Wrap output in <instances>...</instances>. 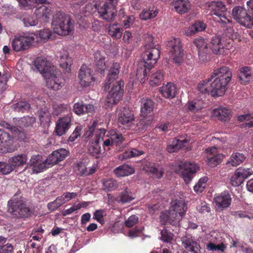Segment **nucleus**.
Masks as SVG:
<instances>
[{
    "mask_svg": "<svg viewBox=\"0 0 253 253\" xmlns=\"http://www.w3.org/2000/svg\"><path fill=\"white\" fill-rule=\"evenodd\" d=\"M206 28V24L202 21H196L189 27L186 32L187 36H191L197 32L204 31Z\"/></svg>",
    "mask_w": 253,
    "mask_h": 253,
    "instance_id": "obj_39",
    "label": "nucleus"
},
{
    "mask_svg": "<svg viewBox=\"0 0 253 253\" xmlns=\"http://www.w3.org/2000/svg\"><path fill=\"white\" fill-rule=\"evenodd\" d=\"M27 161V155L24 154H22L12 157L9 159L8 162L10 163L14 169L16 167H20L26 163Z\"/></svg>",
    "mask_w": 253,
    "mask_h": 253,
    "instance_id": "obj_38",
    "label": "nucleus"
},
{
    "mask_svg": "<svg viewBox=\"0 0 253 253\" xmlns=\"http://www.w3.org/2000/svg\"><path fill=\"white\" fill-rule=\"evenodd\" d=\"M105 214V211L102 209L96 210L93 214V219L97 220L101 224L104 223V215Z\"/></svg>",
    "mask_w": 253,
    "mask_h": 253,
    "instance_id": "obj_64",
    "label": "nucleus"
},
{
    "mask_svg": "<svg viewBox=\"0 0 253 253\" xmlns=\"http://www.w3.org/2000/svg\"><path fill=\"white\" fill-rule=\"evenodd\" d=\"M208 178L206 176L201 178L198 183L194 186V190L196 192H202L206 188Z\"/></svg>",
    "mask_w": 253,
    "mask_h": 253,
    "instance_id": "obj_53",
    "label": "nucleus"
},
{
    "mask_svg": "<svg viewBox=\"0 0 253 253\" xmlns=\"http://www.w3.org/2000/svg\"><path fill=\"white\" fill-rule=\"evenodd\" d=\"M120 65L119 63H113L110 69L107 79L104 84L105 89H108L110 86V84L118 78L120 73Z\"/></svg>",
    "mask_w": 253,
    "mask_h": 253,
    "instance_id": "obj_26",
    "label": "nucleus"
},
{
    "mask_svg": "<svg viewBox=\"0 0 253 253\" xmlns=\"http://www.w3.org/2000/svg\"><path fill=\"white\" fill-rule=\"evenodd\" d=\"M39 37L43 40H48L52 38V33L50 29L44 28L38 32Z\"/></svg>",
    "mask_w": 253,
    "mask_h": 253,
    "instance_id": "obj_60",
    "label": "nucleus"
},
{
    "mask_svg": "<svg viewBox=\"0 0 253 253\" xmlns=\"http://www.w3.org/2000/svg\"><path fill=\"white\" fill-rule=\"evenodd\" d=\"M12 166L10 163L0 162V172L3 174H7L13 170Z\"/></svg>",
    "mask_w": 253,
    "mask_h": 253,
    "instance_id": "obj_59",
    "label": "nucleus"
},
{
    "mask_svg": "<svg viewBox=\"0 0 253 253\" xmlns=\"http://www.w3.org/2000/svg\"><path fill=\"white\" fill-rule=\"evenodd\" d=\"M183 216L180 213L169 209L161 213L160 216V222L163 225L169 223L172 225L176 226L179 225Z\"/></svg>",
    "mask_w": 253,
    "mask_h": 253,
    "instance_id": "obj_12",
    "label": "nucleus"
},
{
    "mask_svg": "<svg viewBox=\"0 0 253 253\" xmlns=\"http://www.w3.org/2000/svg\"><path fill=\"white\" fill-rule=\"evenodd\" d=\"M133 199V198L131 196V193L129 192L128 189H126L125 190L121 193L120 196V201L123 203H126L131 201Z\"/></svg>",
    "mask_w": 253,
    "mask_h": 253,
    "instance_id": "obj_58",
    "label": "nucleus"
},
{
    "mask_svg": "<svg viewBox=\"0 0 253 253\" xmlns=\"http://www.w3.org/2000/svg\"><path fill=\"white\" fill-rule=\"evenodd\" d=\"M211 14L217 16L219 20H216L218 22L226 23L230 21L226 17V8L224 3L220 1H212L209 5Z\"/></svg>",
    "mask_w": 253,
    "mask_h": 253,
    "instance_id": "obj_11",
    "label": "nucleus"
},
{
    "mask_svg": "<svg viewBox=\"0 0 253 253\" xmlns=\"http://www.w3.org/2000/svg\"><path fill=\"white\" fill-rule=\"evenodd\" d=\"M161 239L164 242L167 243L170 242L173 237V234L170 232H169L165 227L161 230Z\"/></svg>",
    "mask_w": 253,
    "mask_h": 253,
    "instance_id": "obj_57",
    "label": "nucleus"
},
{
    "mask_svg": "<svg viewBox=\"0 0 253 253\" xmlns=\"http://www.w3.org/2000/svg\"><path fill=\"white\" fill-rule=\"evenodd\" d=\"M98 12L102 19L110 22L114 19L117 10L116 7H114V6L103 4L102 6L98 7Z\"/></svg>",
    "mask_w": 253,
    "mask_h": 253,
    "instance_id": "obj_21",
    "label": "nucleus"
},
{
    "mask_svg": "<svg viewBox=\"0 0 253 253\" xmlns=\"http://www.w3.org/2000/svg\"><path fill=\"white\" fill-rule=\"evenodd\" d=\"M94 61L97 69L103 72L107 68L105 57L100 51H97L94 54Z\"/></svg>",
    "mask_w": 253,
    "mask_h": 253,
    "instance_id": "obj_35",
    "label": "nucleus"
},
{
    "mask_svg": "<svg viewBox=\"0 0 253 253\" xmlns=\"http://www.w3.org/2000/svg\"><path fill=\"white\" fill-rule=\"evenodd\" d=\"M98 12L102 19L110 22L114 19L117 10L116 7H114V6L103 4L102 6L98 7Z\"/></svg>",
    "mask_w": 253,
    "mask_h": 253,
    "instance_id": "obj_20",
    "label": "nucleus"
},
{
    "mask_svg": "<svg viewBox=\"0 0 253 253\" xmlns=\"http://www.w3.org/2000/svg\"><path fill=\"white\" fill-rule=\"evenodd\" d=\"M199 170V167L195 163L181 162L176 173L180 174L186 184H188L193 177V174Z\"/></svg>",
    "mask_w": 253,
    "mask_h": 253,
    "instance_id": "obj_9",
    "label": "nucleus"
},
{
    "mask_svg": "<svg viewBox=\"0 0 253 253\" xmlns=\"http://www.w3.org/2000/svg\"><path fill=\"white\" fill-rule=\"evenodd\" d=\"M211 80L212 79H211L210 77L208 79L203 81L200 83L197 86L198 90L203 93L210 92L211 94V83H209Z\"/></svg>",
    "mask_w": 253,
    "mask_h": 253,
    "instance_id": "obj_45",
    "label": "nucleus"
},
{
    "mask_svg": "<svg viewBox=\"0 0 253 253\" xmlns=\"http://www.w3.org/2000/svg\"><path fill=\"white\" fill-rule=\"evenodd\" d=\"M239 173L245 180L250 176L253 174V168H240L237 169Z\"/></svg>",
    "mask_w": 253,
    "mask_h": 253,
    "instance_id": "obj_62",
    "label": "nucleus"
},
{
    "mask_svg": "<svg viewBox=\"0 0 253 253\" xmlns=\"http://www.w3.org/2000/svg\"><path fill=\"white\" fill-rule=\"evenodd\" d=\"M245 180L239 173L238 171L236 169L234 174L230 178V183L234 187L239 186Z\"/></svg>",
    "mask_w": 253,
    "mask_h": 253,
    "instance_id": "obj_51",
    "label": "nucleus"
},
{
    "mask_svg": "<svg viewBox=\"0 0 253 253\" xmlns=\"http://www.w3.org/2000/svg\"><path fill=\"white\" fill-rule=\"evenodd\" d=\"M34 41L35 38L32 35H17L11 41V46L15 52L23 51L29 49Z\"/></svg>",
    "mask_w": 253,
    "mask_h": 253,
    "instance_id": "obj_5",
    "label": "nucleus"
},
{
    "mask_svg": "<svg viewBox=\"0 0 253 253\" xmlns=\"http://www.w3.org/2000/svg\"><path fill=\"white\" fill-rule=\"evenodd\" d=\"M78 79L80 84L83 87L93 85L96 80L93 70L85 65L79 70Z\"/></svg>",
    "mask_w": 253,
    "mask_h": 253,
    "instance_id": "obj_10",
    "label": "nucleus"
},
{
    "mask_svg": "<svg viewBox=\"0 0 253 253\" xmlns=\"http://www.w3.org/2000/svg\"><path fill=\"white\" fill-rule=\"evenodd\" d=\"M21 20L24 26L27 27L36 26L38 24V21L29 15H23L21 17Z\"/></svg>",
    "mask_w": 253,
    "mask_h": 253,
    "instance_id": "obj_55",
    "label": "nucleus"
},
{
    "mask_svg": "<svg viewBox=\"0 0 253 253\" xmlns=\"http://www.w3.org/2000/svg\"><path fill=\"white\" fill-rule=\"evenodd\" d=\"M238 120L240 122H246V125L249 127H253V115L247 114L238 116Z\"/></svg>",
    "mask_w": 253,
    "mask_h": 253,
    "instance_id": "obj_52",
    "label": "nucleus"
},
{
    "mask_svg": "<svg viewBox=\"0 0 253 253\" xmlns=\"http://www.w3.org/2000/svg\"><path fill=\"white\" fill-rule=\"evenodd\" d=\"M167 48L172 61L178 65H181L183 61L184 53L180 40L172 38L168 42Z\"/></svg>",
    "mask_w": 253,
    "mask_h": 253,
    "instance_id": "obj_4",
    "label": "nucleus"
},
{
    "mask_svg": "<svg viewBox=\"0 0 253 253\" xmlns=\"http://www.w3.org/2000/svg\"><path fill=\"white\" fill-rule=\"evenodd\" d=\"M52 13V8L49 6L42 5L36 8L35 15L38 19L43 22H47Z\"/></svg>",
    "mask_w": 253,
    "mask_h": 253,
    "instance_id": "obj_24",
    "label": "nucleus"
},
{
    "mask_svg": "<svg viewBox=\"0 0 253 253\" xmlns=\"http://www.w3.org/2000/svg\"><path fill=\"white\" fill-rule=\"evenodd\" d=\"M36 122V118L31 116H26L20 118L17 123L18 126L22 128L31 127Z\"/></svg>",
    "mask_w": 253,
    "mask_h": 253,
    "instance_id": "obj_37",
    "label": "nucleus"
},
{
    "mask_svg": "<svg viewBox=\"0 0 253 253\" xmlns=\"http://www.w3.org/2000/svg\"><path fill=\"white\" fill-rule=\"evenodd\" d=\"M104 190L111 191L116 189L118 187L117 181L114 179H105L102 180Z\"/></svg>",
    "mask_w": 253,
    "mask_h": 253,
    "instance_id": "obj_46",
    "label": "nucleus"
},
{
    "mask_svg": "<svg viewBox=\"0 0 253 253\" xmlns=\"http://www.w3.org/2000/svg\"><path fill=\"white\" fill-rule=\"evenodd\" d=\"M170 209L184 216L187 211V207L184 200L179 198L171 201Z\"/></svg>",
    "mask_w": 253,
    "mask_h": 253,
    "instance_id": "obj_30",
    "label": "nucleus"
},
{
    "mask_svg": "<svg viewBox=\"0 0 253 253\" xmlns=\"http://www.w3.org/2000/svg\"><path fill=\"white\" fill-rule=\"evenodd\" d=\"M118 120L122 125L129 126L134 121L133 114L128 108H124L119 114Z\"/></svg>",
    "mask_w": 253,
    "mask_h": 253,
    "instance_id": "obj_27",
    "label": "nucleus"
},
{
    "mask_svg": "<svg viewBox=\"0 0 253 253\" xmlns=\"http://www.w3.org/2000/svg\"><path fill=\"white\" fill-rule=\"evenodd\" d=\"M143 153H144L142 151H139L135 148H132L123 153V158L124 159H127L132 157L140 156Z\"/></svg>",
    "mask_w": 253,
    "mask_h": 253,
    "instance_id": "obj_56",
    "label": "nucleus"
},
{
    "mask_svg": "<svg viewBox=\"0 0 253 253\" xmlns=\"http://www.w3.org/2000/svg\"><path fill=\"white\" fill-rule=\"evenodd\" d=\"M151 69L147 67L143 66L141 61L136 71V77L141 81H142L149 74Z\"/></svg>",
    "mask_w": 253,
    "mask_h": 253,
    "instance_id": "obj_48",
    "label": "nucleus"
},
{
    "mask_svg": "<svg viewBox=\"0 0 253 253\" xmlns=\"http://www.w3.org/2000/svg\"><path fill=\"white\" fill-rule=\"evenodd\" d=\"M212 115L218 118L219 120L227 121L230 119L231 111L226 108L219 107L213 110Z\"/></svg>",
    "mask_w": 253,
    "mask_h": 253,
    "instance_id": "obj_33",
    "label": "nucleus"
},
{
    "mask_svg": "<svg viewBox=\"0 0 253 253\" xmlns=\"http://www.w3.org/2000/svg\"><path fill=\"white\" fill-rule=\"evenodd\" d=\"M13 137L8 132L0 129V149L7 148L13 142Z\"/></svg>",
    "mask_w": 253,
    "mask_h": 253,
    "instance_id": "obj_36",
    "label": "nucleus"
},
{
    "mask_svg": "<svg viewBox=\"0 0 253 253\" xmlns=\"http://www.w3.org/2000/svg\"><path fill=\"white\" fill-rule=\"evenodd\" d=\"M232 16L240 23L241 19L247 15L246 9L240 6L235 7L232 10Z\"/></svg>",
    "mask_w": 253,
    "mask_h": 253,
    "instance_id": "obj_44",
    "label": "nucleus"
},
{
    "mask_svg": "<svg viewBox=\"0 0 253 253\" xmlns=\"http://www.w3.org/2000/svg\"><path fill=\"white\" fill-rule=\"evenodd\" d=\"M35 65L43 77L46 73H50L56 68L45 59L38 57L35 61Z\"/></svg>",
    "mask_w": 253,
    "mask_h": 253,
    "instance_id": "obj_17",
    "label": "nucleus"
},
{
    "mask_svg": "<svg viewBox=\"0 0 253 253\" xmlns=\"http://www.w3.org/2000/svg\"><path fill=\"white\" fill-rule=\"evenodd\" d=\"M194 43L198 50L199 57L202 62L207 61V53L208 51L207 43L205 39L201 37L194 40Z\"/></svg>",
    "mask_w": 253,
    "mask_h": 253,
    "instance_id": "obj_23",
    "label": "nucleus"
},
{
    "mask_svg": "<svg viewBox=\"0 0 253 253\" xmlns=\"http://www.w3.org/2000/svg\"><path fill=\"white\" fill-rule=\"evenodd\" d=\"M123 29L118 24H111L108 28V33L113 38L120 39L123 34Z\"/></svg>",
    "mask_w": 253,
    "mask_h": 253,
    "instance_id": "obj_41",
    "label": "nucleus"
},
{
    "mask_svg": "<svg viewBox=\"0 0 253 253\" xmlns=\"http://www.w3.org/2000/svg\"><path fill=\"white\" fill-rule=\"evenodd\" d=\"M146 170L157 178H161L164 173V169L158 165H154L153 166L147 167Z\"/></svg>",
    "mask_w": 253,
    "mask_h": 253,
    "instance_id": "obj_43",
    "label": "nucleus"
},
{
    "mask_svg": "<svg viewBox=\"0 0 253 253\" xmlns=\"http://www.w3.org/2000/svg\"><path fill=\"white\" fill-rule=\"evenodd\" d=\"M214 78H215L214 80L211 83V96L213 97L221 96L224 94L228 84L216 77Z\"/></svg>",
    "mask_w": 253,
    "mask_h": 253,
    "instance_id": "obj_18",
    "label": "nucleus"
},
{
    "mask_svg": "<svg viewBox=\"0 0 253 253\" xmlns=\"http://www.w3.org/2000/svg\"><path fill=\"white\" fill-rule=\"evenodd\" d=\"M52 26L54 33L64 36L69 35L74 29L70 16L61 11H57L53 15Z\"/></svg>",
    "mask_w": 253,
    "mask_h": 253,
    "instance_id": "obj_1",
    "label": "nucleus"
},
{
    "mask_svg": "<svg viewBox=\"0 0 253 253\" xmlns=\"http://www.w3.org/2000/svg\"><path fill=\"white\" fill-rule=\"evenodd\" d=\"M154 103L149 99H142L141 100V115L143 119L139 121L140 125H142V128L144 129L152 123L153 118L151 114L153 111Z\"/></svg>",
    "mask_w": 253,
    "mask_h": 253,
    "instance_id": "obj_6",
    "label": "nucleus"
},
{
    "mask_svg": "<svg viewBox=\"0 0 253 253\" xmlns=\"http://www.w3.org/2000/svg\"><path fill=\"white\" fill-rule=\"evenodd\" d=\"M163 74L160 71H157L151 76L150 83L151 85H158L163 80Z\"/></svg>",
    "mask_w": 253,
    "mask_h": 253,
    "instance_id": "obj_50",
    "label": "nucleus"
},
{
    "mask_svg": "<svg viewBox=\"0 0 253 253\" xmlns=\"http://www.w3.org/2000/svg\"><path fill=\"white\" fill-rule=\"evenodd\" d=\"M135 172L134 169L128 165L120 166L114 169V173L117 177L130 175Z\"/></svg>",
    "mask_w": 253,
    "mask_h": 253,
    "instance_id": "obj_29",
    "label": "nucleus"
},
{
    "mask_svg": "<svg viewBox=\"0 0 253 253\" xmlns=\"http://www.w3.org/2000/svg\"><path fill=\"white\" fill-rule=\"evenodd\" d=\"M207 153L209 155L208 156L207 164L211 167L214 168L219 164L224 158V155L217 153V149L215 147L206 149Z\"/></svg>",
    "mask_w": 253,
    "mask_h": 253,
    "instance_id": "obj_22",
    "label": "nucleus"
},
{
    "mask_svg": "<svg viewBox=\"0 0 253 253\" xmlns=\"http://www.w3.org/2000/svg\"><path fill=\"white\" fill-rule=\"evenodd\" d=\"M229 45L224 44V38L216 35L211 40L210 47L212 52L215 54H222L225 53V49H229Z\"/></svg>",
    "mask_w": 253,
    "mask_h": 253,
    "instance_id": "obj_13",
    "label": "nucleus"
},
{
    "mask_svg": "<svg viewBox=\"0 0 253 253\" xmlns=\"http://www.w3.org/2000/svg\"><path fill=\"white\" fill-rule=\"evenodd\" d=\"M172 5L179 14L187 13L190 9V3L188 0H173Z\"/></svg>",
    "mask_w": 253,
    "mask_h": 253,
    "instance_id": "obj_28",
    "label": "nucleus"
},
{
    "mask_svg": "<svg viewBox=\"0 0 253 253\" xmlns=\"http://www.w3.org/2000/svg\"><path fill=\"white\" fill-rule=\"evenodd\" d=\"M124 83L122 80L113 85L106 99V104L108 107L116 105L120 101L124 94Z\"/></svg>",
    "mask_w": 253,
    "mask_h": 253,
    "instance_id": "obj_7",
    "label": "nucleus"
},
{
    "mask_svg": "<svg viewBox=\"0 0 253 253\" xmlns=\"http://www.w3.org/2000/svg\"><path fill=\"white\" fill-rule=\"evenodd\" d=\"M244 154L239 152L233 153L226 163L228 166L237 167L242 164L246 160Z\"/></svg>",
    "mask_w": 253,
    "mask_h": 253,
    "instance_id": "obj_31",
    "label": "nucleus"
},
{
    "mask_svg": "<svg viewBox=\"0 0 253 253\" xmlns=\"http://www.w3.org/2000/svg\"><path fill=\"white\" fill-rule=\"evenodd\" d=\"M100 138L96 137L95 140L90 143L88 147V152L92 156L97 158L101 153V148L99 145Z\"/></svg>",
    "mask_w": 253,
    "mask_h": 253,
    "instance_id": "obj_40",
    "label": "nucleus"
},
{
    "mask_svg": "<svg viewBox=\"0 0 253 253\" xmlns=\"http://www.w3.org/2000/svg\"><path fill=\"white\" fill-rule=\"evenodd\" d=\"M7 241V238L0 236V253H12L13 246L10 244L4 245Z\"/></svg>",
    "mask_w": 253,
    "mask_h": 253,
    "instance_id": "obj_47",
    "label": "nucleus"
},
{
    "mask_svg": "<svg viewBox=\"0 0 253 253\" xmlns=\"http://www.w3.org/2000/svg\"><path fill=\"white\" fill-rule=\"evenodd\" d=\"M44 78L46 80V85L50 89L58 90L64 85V79L57 69L50 73H46Z\"/></svg>",
    "mask_w": 253,
    "mask_h": 253,
    "instance_id": "obj_8",
    "label": "nucleus"
},
{
    "mask_svg": "<svg viewBox=\"0 0 253 253\" xmlns=\"http://www.w3.org/2000/svg\"><path fill=\"white\" fill-rule=\"evenodd\" d=\"M138 222V216L135 215H132L125 220L124 224L126 227L130 228L136 224Z\"/></svg>",
    "mask_w": 253,
    "mask_h": 253,
    "instance_id": "obj_63",
    "label": "nucleus"
},
{
    "mask_svg": "<svg viewBox=\"0 0 253 253\" xmlns=\"http://www.w3.org/2000/svg\"><path fill=\"white\" fill-rule=\"evenodd\" d=\"M7 211L17 218H25L33 213L32 209L28 207L22 198L14 196L7 203Z\"/></svg>",
    "mask_w": 253,
    "mask_h": 253,
    "instance_id": "obj_2",
    "label": "nucleus"
},
{
    "mask_svg": "<svg viewBox=\"0 0 253 253\" xmlns=\"http://www.w3.org/2000/svg\"><path fill=\"white\" fill-rule=\"evenodd\" d=\"M158 13L156 10L144 9L140 14V18L142 20H146L155 17Z\"/></svg>",
    "mask_w": 253,
    "mask_h": 253,
    "instance_id": "obj_54",
    "label": "nucleus"
},
{
    "mask_svg": "<svg viewBox=\"0 0 253 253\" xmlns=\"http://www.w3.org/2000/svg\"><path fill=\"white\" fill-rule=\"evenodd\" d=\"M232 77V71L227 66H222L214 70L211 75V79H213L214 77L229 84Z\"/></svg>",
    "mask_w": 253,
    "mask_h": 253,
    "instance_id": "obj_15",
    "label": "nucleus"
},
{
    "mask_svg": "<svg viewBox=\"0 0 253 253\" xmlns=\"http://www.w3.org/2000/svg\"><path fill=\"white\" fill-rule=\"evenodd\" d=\"M78 174L81 176H87L93 173L95 169L94 168H87L83 163H79L77 166Z\"/></svg>",
    "mask_w": 253,
    "mask_h": 253,
    "instance_id": "obj_42",
    "label": "nucleus"
},
{
    "mask_svg": "<svg viewBox=\"0 0 253 253\" xmlns=\"http://www.w3.org/2000/svg\"><path fill=\"white\" fill-rule=\"evenodd\" d=\"M30 108V104L26 101H20L13 105V109L18 112L28 111Z\"/></svg>",
    "mask_w": 253,
    "mask_h": 253,
    "instance_id": "obj_49",
    "label": "nucleus"
},
{
    "mask_svg": "<svg viewBox=\"0 0 253 253\" xmlns=\"http://www.w3.org/2000/svg\"><path fill=\"white\" fill-rule=\"evenodd\" d=\"M216 208L218 210H223L228 208L231 204V198L227 192H223L214 198Z\"/></svg>",
    "mask_w": 253,
    "mask_h": 253,
    "instance_id": "obj_19",
    "label": "nucleus"
},
{
    "mask_svg": "<svg viewBox=\"0 0 253 253\" xmlns=\"http://www.w3.org/2000/svg\"><path fill=\"white\" fill-rule=\"evenodd\" d=\"M239 78L242 84H246L252 79V71L248 67H244L240 69Z\"/></svg>",
    "mask_w": 253,
    "mask_h": 253,
    "instance_id": "obj_34",
    "label": "nucleus"
},
{
    "mask_svg": "<svg viewBox=\"0 0 253 253\" xmlns=\"http://www.w3.org/2000/svg\"><path fill=\"white\" fill-rule=\"evenodd\" d=\"M71 125V118L70 116L67 115L60 118L56 122L54 132L56 135L60 136L67 131Z\"/></svg>",
    "mask_w": 253,
    "mask_h": 253,
    "instance_id": "obj_16",
    "label": "nucleus"
},
{
    "mask_svg": "<svg viewBox=\"0 0 253 253\" xmlns=\"http://www.w3.org/2000/svg\"><path fill=\"white\" fill-rule=\"evenodd\" d=\"M148 40L151 42L147 43L145 45V51L142 54V61L141 62L143 66L152 69L160 57V49L159 46H157L153 42V37L149 36Z\"/></svg>",
    "mask_w": 253,
    "mask_h": 253,
    "instance_id": "obj_3",
    "label": "nucleus"
},
{
    "mask_svg": "<svg viewBox=\"0 0 253 253\" xmlns=\"http://www.w3.org/2000/svg\"><path fill=\"white\" fill-rule=\"evenodd\" d=\"M57 57L60 60V65L67 72L71 71L72 60L69 57L68 52L61 49L57 54Z\"/></svg>",
    "mask_w": 253,
    "mask_h": 253,
    "instance_id": "obj_25",
    "label": "nucleus"
},
{
    "mask_svg": "<svg viewBox=\"0 0 253 253\" xmlns=\"http://www.w3.org/2000/svg\"><path fill=\"white\" fill-rule=\"evenodd\" d=\"M240 24L246 27L252 28L253 26V18L247 13V15L240 21Z\"/></svg>",
    "mask_w": 253,
    "mask_h": 253,
    "instance_id": "obj_61",
    "label": "nucleus"
},
{
    "mask_svg": "<svg viewBox=\"0 0 253 253\" xmlns=\"http://www.w3.org/2000/svg\"><path fill=\"white\" fill-rule=\"evenodd\" d=\"M161 93L167 98H173L176 92V87L174 84L169 83L163 85L160 89Z\"/></svg>",
    "mask_w": 253,
    "mask_h": 253,
    "instance_id": "obj_32",
    "label": "nucleus"
},
{
    "mask_svg": "<svg viewBox=\"0 0 253 253\" xmlns=\"http://www.w3.org/2000/svg\"><path fill=\"white\" fill-rule=\"evenodd\" d=\"M181 242L182 246L188 251L192 253H201L199 243L190 235H186L182 237Z\"/></svg>",
    "mask_w": 253,
    "mask_h": 253,
    "instance_id": "obj_14",
    "label": "nucleus"
}]
</instances>
